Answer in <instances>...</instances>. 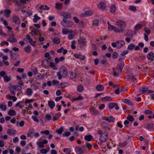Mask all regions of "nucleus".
<instances>
[{"mask_svg": "<svg viewBox=\"0 0 154 154\" xmlns=\"http://www.w3.org/2000/svg\"><path fill=\"white\" fill-rule=\"evenodd\" d=\"M148 89L147 88H141L140 90L142 92L144 93L146 92L147 91Z\"/></svg>", "mask_w": 154, "mask_h": 154, "instance_id": "nucleus-60", "label": "nucleus"}, {"mask_svg": "<svg viewBox=\"0 0 154 154\" xmlns=\"http://www.w3.org/2000/svg\"><path fill=\"white\" fill-rule=\"evenodd\" d=\"M67 73L66 68L64 66H61L60 68L59 71L57 72V76L58 77V79L61 80L62 78L66 77Z\"/></svg>", "mask_w": 154, "mask_h": 154, "instance_id": "nucleus-1", "label": "nucleus"}, {"mask_svg": "<svg viewBox=\"0 0 154 154\" xmlns=\"http://www.w3.org/2000/svg\"><path fill=\"white\" fill-rule=\"evenodd\" d=\"M83 98V97L82 96L80 95H79L77 97H73L72 99V100L73 101H75V100H80L82 99Z\"/></svg>", "mask_w": 154, "mask_h": 154, "instance_id": "nucleus-27", "label": "nucleus"}, {"mask_svg": "<svg viewBox=\"0 0 154 154\" xmlns=\"http://www.w3.org/2000/svg\"><path fill=\"white\" fill-rule=\"evenodd\" d=\"M116 103H109L108 105V107L109 109H112L116 106Z\"/></svg>", "mask_w": 154, "mask_h": 154, "instance_id": "nucleus-43", "label": "nucleus"}, {"mask_svg": "<svg viewBox=\"0 0 154 154\" xmlns=\"http://www.w3.org/2000/svg\"><path fill=\"white\" fill-rule=\"evenodd\" d=\"M0 20L3 22V23L6 26H8V23L7 21L6 20H4L3 18L1 17L0 19Z\"/></svg>", "mask_w": 154, "mask_h": 154, "instance_id": "nucleus-46", "label": "nucleus"}, {"mask_svg": "<svg viewBox=\"0 0 154 154\" xmlns=\"http://www.w3.org/2000/svg\"><path fill=\"white\" fill-rule=\"evenodd\" d=\"M122 101L124 103L131 106L133 105V103L131 101L127 99H124L122 100Z\"/></svg>", "mask_w": 154, "mask_h": 154, "instance_id": "nucleus-21", "label": "nucleus"}, {"mask_svg": "<svg viewBox=\"0 0 154 154\" xmlns=\"http://www.w3.org/2000/svg\"><path fill=\"white\" fill-rule=\"evenodd\" d=\"M41 134H43L46 135H48L49 133V131L48 130H45V131H42L41 132Z\"/></svg>", "mask_w": 154, "mask_h": 154, "instance_id": "nucleus-61", "label": "nucleus"}, {"mask_svg": "<svg viewBox=\"0 0 154 154\" xmlns=\"http://www.w3.org/2000/svg\"><path fill=\"white\" fill-rule=\"evenodd\" d=\"M77 89L78 92H81L84 89L83 86L82 85H79L77 87Z\"/></svg>", "mask_w": 154, "mask_h": 154, "instance_id": "nucleus-32", "label": "nucleus"}, {"mask_svg": "<svg viewBox=\"0 0 154 154\" xmlns=\"http://www.w3.org/2000/svg\"><path fill=\"white\" fill-rule=\"evenodd\" d=\"M129 9L130 10H131V11H135L136 10V8L134 6H130L129 7Z\"/></svg>", "mask_w": 154, "mask_h": 154, "instance_id": "nucleus-55", "label": "nucleus"}, {"mask_svg": "<svg viewBox=\"0 0 154 154\" xmlns=\"http://www.w3.org/2000/svg\"><path fill=\"white\" fill-rule=\"evenodd\" d=\"M21 101H19L17 102L15 104V107L19 106V108L22 109L23 107V106L21 104Z\"/></svg>", "mask_w": 154, "mask_h": 154, "instance_id": "nucleus-44", "label": "nucleus"}, {"mask_svg": "<svg viewBox=\"0 0 154 154\" xmlns=\"http://www.w3.org/2000/svg\"><path fill=\"white\" fill-rule=\"evenodd\" d=\"M12 20L15 24H19L20 23V20L19 18L16 15H14L12 18Z\"/></svg>", "mask_w": 154, "mask_h": 154, "instance_id": "nucleus-8", "label": "nucleus"}, {"mask_svg": "<svg viewBox=\"0 0 154 154\" xmlns=\"http://www.w3.org/2000/svg\"><path fill=\"white\" fill-rule=\"evenodd\" d=\"M127 119L129 122H132L134 121L133 117L131 115H128L127 118Z\"/></svg>", "mask_w": 154, "mask_h": 154, "instance_id": "nucleus-41", "label": "nucleus"}, {"mask_svg": "<svg viewBox=\"0 0 154 154\" xmlns=\"http://www.w3.org/2000/svg\"><path fill=\"white\" fill-rule=\"evenodd\" d=\"M143 27V25L141 24H138L136 25L134 27V29L136 31H138Z\"/></svg>", "mask_w": 154, "mask_h": 154, "instance_id": "nucleus-18", "label": "nucleus"}, {"mask_svg": "<svg viewBox=\"0 0 154 154\" xmlns=\"http://www.w3.org/2000/svg\"><path fill=\"white\" fill-rule=\"evenodd\" d=\"M110 11L112 13H114L116 11V8L115 5H112L109 7Z\"/></svg>", "mask_w": 154, "mask_h": 154, "instance_id": "nucleus-22", "label": "nucleus"}, {"mask_svg": "<svg viewBox=\"0 0 154 154\" xmlns=\"http://www.w3.org/2000/svg\"><path fill=\"white\" fill-rule=\"evenodd\" d=\"M40 42L41 44L42 45L43 44V42L45 40V38L44 37L40 38L38 40Z\"/></svg>", "mask_w": 154, "mask_h": 154, "instance_id": "nucleus-63", "label": "nucleus"}, {"mask_svg": "<svg viewBox=\"0 0 154 154\" xmlns=\"http://www.w3.org/2000/svg\"><path fill=\"white\" fill-rule=\"evenodd\" d=\"M124 65L123 63H121L118 64L117 66V68L119 70V72L121 73L122 72V68Z\"/></svg>", "mask_w": 154, "mask_h": 154, "instance_id": "nucleus-15", "label": "nucleus"}, {"mask_svg": "<svg viewBox=\"0 0 154 154\" xmlns=\"http://www.w3.org/2000/svg\"><path fill=\"white\" fill-rule=\"evenodd\" d=\"M11 88L12 89L19 91L22 88L20 86L16 85L11 86Z\"/></svg>", "mask_w": 154, "mask_h": 154, "instance_id": "nucleus-20", "label": "nucleus"}, {"mask_svg": "<svg viewBox=\"0 0 154 154\" xmlns=\"http://www.w3.org/2000/svg\"><path fill=\"white\" fill-rule=\"evenodd\" d=\"M63 7V4L60 3H56V4L55 8L57 9L60 10Z\"/></svg>", "mask_w": 154, "mask_h": 154, "instance_id": "nucleus-28", "label": "nucleus"}, {"mask_svg": "<svg viewBox=\"0 0 154 154\" xmlns=\"http://www.w3.org/2000/svg\"><path fill=\"white\" fill-rule=\"evenodd\" d=\"M39 8L42 10H48L49 9V8L47 5H41Z\"/></svg>", "mask_w": 154, "mask_h": 154, "instance_id": "nucleus-38", "label": "nucleus"}, {"mask_svg": "<svg viewBox=\"0 0 154 154\" xmlns=\"http://www.w3.org/2000/svg\"><path fill=\"white\" fill-rule=\"evenodd\" d=\"M45 119L50 121L51 119V116L49 114H47L45 116Z\"/></svg>", "mask_w": 154, "mask_h": 154, "instance_id": "nucleus-50", "label": "nucleus"}, {"mask_svg": "<svg viewBox=\"0 0 154 154\" xmlns=\"http://www.w3.org/2000/svg\"><path fill=\"white\" fill-rule=\"evenodd\" d=\"M52 62V60L51 58H49L48 59L43 60L42 62V64L45 66L49 65L50 67H52L53 69L55 70L57 69V68L55 66L54 63Z\"/></svg>", "mask_w": 154, "mask_h": 154, "instance_id": "nucleus-2", "label": "nucleus"}, {"mask_svg": "<svg viewBox=\"0 0 154 154\" xmlns=\"http://www.w3.org/2000/svg\"><path fill=\"white\" fill-rule=\"evenodd\" d=\"M92 136L91 135H89L85 136L84 137L85 140L88 141H91L92 138Z\"/></svg>", "mask_w": 154, "mask_h": 154, "instance_id": "nucleus-30", "label": "nucleus"}, {"mask_svg": "<svg viewBox=\"0 0 154 154\" xmlns=\"http://www.w3.org/2000/svg\"><path fill=\"white\" fill-rule=\"evenodd\" d=\"M86 147L88 150L92 148V146L90 144L88 143H86Z\"/></svg>", "mask_w": 154, "mask_h": 154, "instance_id": "nucleus-62", "label": "nucleus"}, {"mask_svg": "<svg viewBox=\"0 0 154 154\" xmlns=\"http://www.w3.org/2000/svg\"><path fill=\"white\" fill-rule=\"evenodd\" d=\"M63 152L66 154H70L71 151L69 148H67L64 149Z\"/></svg>", "mask_w": 154, "mask_h": 154, "instance_id": "nucleus-39", "label": "nucleus"}, {"mask_svg": "<svg viewBox=\"0 0 154 154\" xmlns=\"http://www.w3.org/2000/svg\"><path fill=\"white\" fill-rule=\"evenodd\" d=\"M108 137V133L107 132H104L100 135V140L102 142H104L107 140Z\"/></svg>", "mask_w": 154, "mask_h": 154, "instance_id": "nucleus-6", "label": "nucleus"}, {"mask_svg": "<svg viewBox=\"0 0 154 154\" xmlns=\"http://www.w3.org/2000/svg\"><path fill=\"white\" fill-rule=\"evenodd\" d=\"M70 31L68 29L64 28L62 29V33L63 35H67L69 34Z\"/></svg>", "mask_w": 154, "mask_h": 154, "instance_id": "nucleus-19", "label": "nucleus"}, {"mask_svg": "<svg viewBox=\"0 0 154 154\" xmlns=\"http://www.w3.org/2000/svg\"><path fill=\"white\" fill-rule=\"evenodd\" d=\"M64 128L63 127H60L59 129L56 131V132L58 134H61L63 131Z\"/></svg>", "mask_w": 154, "mask_h": 154, "instance_id": "nucleus-47", "label": "nucleus"}, {"mask_svg": "<svg viewBox=\"0 0 154 154\" xmlns=\"http://www.w3.org/2000/svg\"><path fill=\"white\" fill-rule=\"evenodd\" d=\"M0 35L4 36H6L7 35L6 34L3 32L2 27L1 26H0Z\"/></svg>", "mask_w": 154, "mask_h": 154, "instance_id": "nucleus-49", "label": "nucleus"}, {"mask_svg": "<svg viewBox=\"0 0 154 154\" xmlns=\"http://www.w3.org/2000/svg\"><path fill=\"white\" fill-rule=\"evenodd\" d=\"M28 42L31 45L33 46H35V42L32 40V38L29 39Z\"/></svg>", "mask_w": 154, "mask_h": 154, "instance_id": "nucleus-51", "label": "nucleus"}, {"mask_svg": "<svg viewBox=\"0 0 154 154\" xmlns=\"http://www.w3.org/2000/svg\"><path fill=\"white\" fill-rule=\"evenodd\" d=\"M129 77L130 79L132 81H133V82H137V79L136 78H135L134 76L131 75V76H130Z\"/></svg>", "mask_w": 154, "mask_h": 154, "instance_id": "nucleus-54", "label": "nucleus"}, {"mask_svg": "<svg viewBox=\"0 0 154 154\" xmlns=\"http://www.w3.org/2000/svg\"><path fill=\"white\" fill-rule=\"evenodd\" d=\"M93 13V12L91 11H86L81 14L82 17H88L91 15Z\"/></svg>", "mask_w": 154, "mask_h": 154, "instance_id": "nucleus-14", "label": "nucleus"}, {"mask_svg": "<svg viewBox=\"0 0 154 154\" xmlns=\"http://www.w3.org/2000/svg\"><path fill=\"white\" fill-rule=\"evenodd\" d=\"M85 149H82V148L76 147L75 149V152L78 154H82L84 153Z\"/></svg>", "mask_w": 154, "mask_h": 154, "instance_id": "nucleus-10", "label": "nucleus"}, {"mask_svg": "<svg viewBox=\"0 0 154 154\" xmlns=\"http://www.w3.org/2000/svg\"><path fill=\"white\" fill-rule=\"evenodd\" d=\"M101 100L104 101H112V98L110 97H105L102 98Z\"/></svg>", "mask_w": 154, "mask_h": 154, "instance_id": "nucleus-26", "label": "nucleus"}, {"mask_svg": "<svg viewBox=\"0 0 154 154\" xmlns=\"http://www.w3.org/2000/svg\"><path fill=\"white\" fill-rule=\"evenodd\" d=\"M40 33L39 31L37 29H33L32 30L31 34L32 36L38 35Z\"/></svg>", "mask_w": 154, "mask_h": 154, "instance_id": "nucleus-23", "label": "nucleus"}, {"mask_svg": "<svg viewBox=\"0 0 154 154\" xmlns=\"http://www.w3.org/2000/svg\"><path fill=\"white\" fill-rule=\"evenodd\" d=\"M108 29L109 31L114 30L115 32L117 33H121L123 32L125 30L124 29H121L118 28L115 26L112 25H109L108 26Z\"/></svg>", "mask_w": 154, "mask_h": 154, "instance_id": "nucleus-4", "label": "nucleus"}, {"mask_svg": "<svg viewBox=\"0 0 154 154\" xmlns=\"http://www.w3.org/2000/svg\"><path fill=\"white\" fill-rule=\"evenodd\" d=\"M60 14V15L63 17V18H65L66 19L67 18H70L71 17L69 14L64 11L61 12Z\"/></svg>", "mask_w": 154, "mask_h": 154, "instance_id": "nucleus-12", "label": "nucleus"}, {"mask_svg": "<svg viewBox=\"0 0 154 154\" xmlns=\"http://www.w3.org/2000/svg\"><path fill=\"white\" fill-rule=\"evenodd\" d=\"M77 32L76 30H71L70 31L68 38L69 40H72L74 38V37L76 35Z\"/></svg>", "mask_w": 154, "mask_h": 154, "instance_id": "nucleus-7", "label": "nucleus"}, {"mask_svg": "<svg viewBox=\"0 0 154 154\" xmlns=\"http://www.w3.org/2000/svg\"><path fill=\"white\" fill-rule=\"evenodd\" d=\"M144 31L148 35H149L150 33V29L147 27L145 28Z\"/></svg>", "mask_w": 154, "mask_h": 154, "instance_id": "nucleus-57", "label": "nucleus"}, {"mask_svg": "<svg viewBox=\"0 0 154 154\" xmlns=\"http://www.w3.org/2000/svg\"><path fill=\"white\" fill-rule=\"evenodd\" d=\"M68 84L66 82H64L60 83L59 86L60 87L64 88L68 86Z\"/></svg>", "mask_w": 154, "mask_h": 154, "instance_id": "nucleus-48", "label": "nucleus"}, {"mask_svg": "<svg viewBox=\"0 0 154 154\" xmlns=\"http://www.w3.org/2000/svg\"><path fill=\"white\" fill-rule=\"evenodd\" d=\"M4 80L5 82H8L10 80L11 77L9 76L5 75L4 77Z\"/></svg>", "mask_w": 154, "mask_h": 154, "instance_id": "nucleus-42", "label": "nucleus"}, {"mask_svg": "<svg viewBox=\"0 0 154 154\" xmlns=\"http://www.w3.org/2000/svg\"><path fill=\"white\" fill-rule=\"evenodd\" d=\"M60 39L58 37L54 38L53 39V42L55 44H58L60 42Z\"/></svg>", "mask_w": 154, "mask_h": 154, "instance_id": "nucleus-34", "label": "nucleus"}, {"mask_svg": "<svg viewBox=\"0 0 154 154\" xmlns=\"http://www.w3.org/2000/svg\"><path fill=\"white\" fill-rule=\"evenodd\" d=\"M103 120L108 122H114V119L112 116L107 117L106 116H103Z\"/></svg>", "mask_w": 154, "mask_h": 154, "instance_id": "nucleus-13", "label": "nucleus"}, {"mask_svg": "<svg viewBox=\"0 0 154 154\" xmlns=\"http://www.w3.org/2000/svg\"><path fill=\"white\" fill-rule=\"evenodd\" d=\"M152 127V126L151 124H148L147 126V128L149 130L152 131H153Z\"/></svg>", "mask_w": 154, "mask_h": 154, "instance_id": "nucleus-59", "label": "nucleus"}, {"mask_svg": "<svg viewBox=\"0 0 154 154\" xmlns=\"http://www.w3.org/2000/svg\"><path fill=\"white\" fill-rule=\"evenodd\" d=\"M147 58L149 60H152L154 58V54L152 52H149L147 56Z\"/></svg>", "mask_w": 154, "mask_h": 154, "instance_id": "nucleus-16", "label": "nucleus"}, {"mask_svg": "<svg viewBox=\"0 0 154 154\" xmlns=\"http://www.w3.org/2000/svg\"><path fill=\"white\" fill-rule=\"evenodd\" d=\"M32 93V90L30 88H28L27 89L26 93L28 95L30 96L31 95Z\"/></svg>", "mask_w": 154, "mask_h": 154, "instance_id": "nucleus-40", "label": "nucleus"}, {"mask_svg": "<svg viewBox=\"0 0 154 154\" xmlns=\"http://www.w3.org/2000/svg\"><path fill=\"white\" fill-rule=\"evenodd\" d=\"M0 108L2 110L4 111L7 110V106L5 103L0 104Z\"/></svg>", "mask_w": 154, "mask_h": 154, "instance_id": "nucleus-25", "label": "nucleus"}, {"mask_svg": "<svg viewBox=\"0 0 154 154\" xmlns=\"http://www.w3.org/2000/svg\"><path fill=\"white\" fill-rule=\"evenodd\" d=\"M11 11L9 10H6L4 11V15L7 17H8L10 16Z\"/></svg>", "mask_w": 154, "mask_h": 154, "instance_id": "nucleus-31", "label": "nucleus"}, {"mask_svg": "<svg viewBox=\"0 0 154 154\" xmlns=\"http://www.w3.org/2000/svg\"><path fill=\"white\" fill-rule=\"evenodd\" d=\"M103 86L101 85H98L96 87V89L99 91H100L103 90Z\"/></svg>", "mask_w": 154, "mask_h": 154, "instance_id": "nucleus-33", "label": "nucleus"}, {"mask_svg": "<svg viewBox=\"0 0 154 154\" xmlns=\"http://www.w3.org/2000/svg\"><path fill=\"white\" fill-rule=\"evenodd\" d=\"M31 50V47L29 46H27L24 48V51L27 53L29 52Z\"/></svg>", "mask_w": 154, "mask_h": 154, "instance_id": "nucleus-45", "label": "nucleus"}, {"mask_svg": "<svg viewBox=\"0 0 154 154\" xmlns=\"http://www.w3.org/2000/svg\"><path fill=\"white\" fill-rule=\"evenodd\" d=\"M135 47V45L131 43L128 45L127 49L130 50H132L134 49Z\"/></svg>", "mask_w": 154, "mask_h": 154, "instance_id": "nucleus-35", "label": "nucleus"}, {"mask_svg": "<svg viewBox=\"0 0 154 154\" xmlns=\"http://www.w3.org/2000/svg\"><path fill=\"white\" fill-rule=\"evenodd\" d=\"M17 39L14 37L10 38H9L8 41L11 42H15L17 41Z\"/></svg>", "mask_w": 154, "mask_h": 154, "instance_id": "nucleus-37", "label": "nucleus"}, {"mask_svg": "<svg viewBox=\"0 0 154 154\" xmlns=\"http://www.w3.org/2000/svg\"><path fill=\"white\" fill-rule=\"evenodd\" d=\"M33 17V20L34 23H37L38 20L41 19V17L38 16L37 14H35Z\"/></svg>", "mask_w": 154, "mask_h": 154, "instance_id": "nucleus-29", "label": "nucleus"}, {"mask_svg": "<svg viewBox=\"0 0 154 154\" xmlns=\"http://www.w3.org/2000/svg\"><path fill=\"white\" fill-rule=\"evenodd\" d=\"M51 154H57V152L55 149H52L51 151Z\"/></svg>", "mask_w": 154, "mask_h": 154, "instance_id": "nucleus-64", "label": "nucleus"}, {"mask_svg": "<svg viewBox=\"0 0 154 154\" xmlns=\"http://www.w3.org/2000/svg\"><path fill=\"white\" fill-rule=\"evenodd\" d=\"M61 25L65 27H71L73 25V23L70 20H67L65 18H63L61 23Z\"/></svg>", "mask_w": 154, "mask_h": 154, "instance_id": "nucleus-3", "label": "nucleus"}, {"mask_svg": "<svg viewBox=\"0 0 154 154\" xmlns=\"http://www.w3.org/2000/svg\"><path fill=\"white\" fill-rule=\"evenodd\" d=\"M70 78L71 79H73L75 78L76 77V74L75 72H72L70 73Z\"/></svg>", "mask_w": 154, "mask_h": 154, "instance_id": "nucleus-58", "label": "nucleus"}, {"mask_svg": "<svg viewBox=\"0 0 154 154\" xmlns=\"http://www.w3.org/2000/svg\"><path fill=\"white\" fill-rule=\"evenodd\" d=\"M117 48H120L124 46L125 44V43L124 41L121 40L117 42Z\"/></svg>", "mask_w": 154, "mask_h": 154, "instance_id": "nucleus-11", "label": "nucleus"}, {"mask_svg": "<svg viewBox=\"0 0 154 154\" xmlns=\"http://www.w3.org/2000/svg\"><path fill=\"white\" fill-rule=\"evenodd\" d=\"M115 24L118 27L121 28V29H123L122 28H126L127 26L125 22L122 20H119L117 21Z\"/></svg>", "mask_w": 154, "mask_h": 154, "instance_id": "nucleus-5", "label": "nucleus"}, {"mask_svg": "<svg viewBox=\"0 0 154 154\" xmlns=\"http://www.w3.org/2000/svg\"><path fill=\"white\" fill-rule=\"evenodd\" d=\"M36 144L38 145V146L40 148H43L44 147V145L41 142H36Z\"/></svg>", "mask_w": 154, "mask_h": 154, "instance_id": "nucleus-56", "label": "nucleus"}, {"mask_svg": "<svg viewBox=\"0 0 154 154\" xmlns=\"http://www.w3.org/2000/svg\"><path fill=\"white\" fill-rule=\"evenodd\" d=\"M49 106L51 109H53L55 106V104L53 100H50L48 102Z\"/></svg>", "mask_w": 154, "mask_h": 154, "instance_id": "nucleus-24", "label": "nucleus"}, {"mask_svg": "<svg viewBox=\"0 0 154 154\" xmlns=\"http://www.w3.org/2000/svg\"><path fill=\"white\" fill-rule=\"evenodd\" d=\"M8 115L11 116H15L17 114L16 112L14 110L10 109L8 112Z\"/></svg>", "mask_w": 154, "mask_h": 154, "instance_id": "nucleus-17", "label": "nucleus"}, {"mask_svg": "<svg viewBox=\"0 0 154 154\" xmlns=\"http://www.w3.org/2000/svg\"><path fill=\"white\" fill-rule=\"evenodd\" d=\"M49 149H45L43 148L40 150V152L41 153L43 154H45L49 151Z\"/></svg>", "mask_w": 154, "mask_h": 154, "instance_id": "nucleus-36", "label": "nucleus"}, {"mask_svg": "<svg viewBox=\"0 0 154 154\" xmlns=\"http://www.w3.org/2000/svg\"><path fill=\"white\" fill-rule=\"evenodd\" d=\"M70 132L69 131H66L64 132L63 134V137H68L70 135Z\"/></svg>", "mask_w": 154, "mask_h": 154, "instance_id": "nucleus-53", "label": "nucleus"}, {"mask_svg": "<svg viewBox=\"0 0 154 154\" xmlns=\"http://www.w3.org/2000/svg\"><path fill=\"white\" fill-rule=\"evenodd\" d=\"M32 119L35 122H39V120L37 118V117L34 116H32Z\"/></svg>", "mask_w": 154, "mask_h": 154, "instance_id": "nucleus-52", "label": "nucleus"}, {"mask_svg": "<svg viewBox=\"0 0 154 154\" xmlns=\"http://www.w3.org/2000/svg\"><path fill=\"white\" fill-rule=\"evenodd\" d=\"M98 7L100 10L104 11L106 8V5L103 2H100L98 5Z\"/></svg>", "mask_w": 154, "mask_h": 154, "instance_id": "nucleus-9", "label": "nucleus"}]
</instances>
